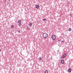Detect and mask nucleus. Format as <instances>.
I'll use <instances>...</instances> for the list:
<instances>
[{
    "label": "nucleus",
    "mask_w": 73,
    "mask_h": 73,
    "mask_svg": "<svg viewBox=\"0 0 73 73\" xmlns=\"http://www.w3.org/2000/svg\"><path fill=\"white\" fill-rule=\"evenodd\" d=\"M43 36L44 38H47V37L48 36V35L46 33H44L43 35Z\"/></svg>",
    "instance_id": "obj_1"
},
{
    "label": "nucleus",
    "mask_w": 73,
    "mask_h": 73,
    "mask_svg": "<svg viewBox=\"0 0 73 73\" xmlns=\"http://www.w3.org/2000/svg\"><path fill=\"white\" fill-rule=\"evenodd\" d=\"M52 38L53 40H55L56 38V37L54 35H52Z\"/></svg>",
    "instance_id": "obj_2"
},
{
    "label": "nucleus",
    "mask_w": 73,
    "mask_h": 73,
    "mask_svg": "<svg viewBox=\"0 0 73 73\" xmlns=\"http://www.w3.org/2000/svg\"><path fill=\"white\" fill-rule=\"evenodd\" d=\"M66 57V54H64L62 56V58H65Z\"/></svg>",
    "instance_id": "obj_3"
},
{
    "label": "nucleus",
    "mask_w": 73,
    "mask_h": 73,
    "mask_svg": "<svg viewBox=\"0 0 73 73\" xmlns=\"http://www.w3.org/2000/svg\"><path fill=\"white\" fill-rule=\"evenodd\" d=\"M61 61V63L62 64H64V60H62Z\"/></svg>",
    "instance_id": "obj_4"
},
{
    "label": "nucleus",
    "mask_w": 73,
    "mask_h": 73,
    "mask_svg": "<svg viewBox=\"0 0 73 73\" xmlns=\"http://www.w3.org/2000/svg\"><path fill=\"white\" fill-rule=\"evenodd\" d=\"M71 71H72V69H71V68H69L68 70V72L70 73V72H71Z\"/></svg>",
    "instance_id": "obj_5"
},
{
    "label": "nucleus",
    "mask_w": 73,
    "mask_h": 73,
    "mask_svg": "<svg viewBox=\"0 0 73 73\" xmlns=\"http://www.w3.org/2000/svg\"><path fill=\"white\" fill-rule=\"evenodd\" d=\"M36 8H37V9H38V8H39V6L38 5H36Z\"/></svg>",
    "instance_id": "obj_6"
},
{
    "label": "nucleus",
    "mask_w": 73,
    "mask_h": 73,
    "mask_svg": "<svg viewBox=\"0 0 73 73\" xmlns=\"http://www.w3.org/2000/svg\"><path fill=\"white\" fill-rule=\"evenodd\" d=\"M21 23V20H19L18 21V23Z\"/></svg>",
    "instance_id": "obj_7"
},
{
    "label": "nucleus",
    "mask_w": 73,
    "mask_h": 73,
    "mask_svg": "<svg viewBox=\"0 0 73 73\" xmlns=\"http://www.w3.org/2000/svg\"><path fill=\"white\" fill-rule=\"evenodd\" d=\"M19 23L18 25L19 26H21V23Z\"/></svg>",
    "instance_id": "obj_8"
},
{
    "label": "nucleus",
    "mask_w": 73,
    "mask_h": 73,
    "mask_svg": "<svg viewBox=\"0 0 73 73\" xmlns=\"http://www.w3.org/2000/svg\"><path fill=\"white\" fill-rule=\"evenodd\" d=\"M44 73H48V71L47 70H46L45 72Z\"/></svg>",
    "instance_id": "obj_9"
},
{
    "label": "nucleus",
    "mask_w": 73,
    "mask_h": 73,
    "mask_svg": "<svg viewBox=\"0 0 73 73\" xmlns=\"http://www.w3.org/2000/svg\"><path fill=\"white\" fill-rule=\"evenodd\" d=\"M29 25L30 26H32V23H30Z\"/></svg>",
    "instance_id": "obj_10"
},
{
    "label": "nucleus",
    "mask_w": 73,
    "mask_h": 73,
    "mask_svg": "<svg viewBox=\"0 0 73 73\" xmlns=\"http://www.w3.org/2000/svg\"><path fill=\"white\" fill-rule=\"evenodd\" d=\"M72 31V29H71L70 28H69L68 29V31H69L70 32Z\"/></svg>",
    "instance_id": "obj_11"
},
{
    "label": "nucleus",
    "mask_w": 73,
    "mask_h": 73,
    "mask_svg": "<svg viewBox=\"0 0 73 73\" xmlns=\"http://www.w3.org/2000/svg\"><path fill=\"white\" fill-rule=\"evenodd\" d=\"M12 28H14V26L13 25H12L11 26Z\"/></svg>",
    "instance_id": "obj_12"
},
{
    "label": "nucleus",
    "mask_w": 73,
    "mask_h": 73,
    "mask_svg": "<svg viewBox=\"0 0 73 73\" xmlns=\"http://www.w3.org/2000/svg\"><path fill=\"white\" fill-rule=\"evenodd\" d=\"M42 59V58H41V57H40V58H39L40 60H41Z\"/></svg>",
    "instance_id": "obj_13"
},
{
    "label": "nucleus",
    "mask_w": 73,
    "mask_h": 73,
    "mask_svg": "<svg viewBox=\"0 0 73 73\" xmlns=\"http://www.w3.org/2000/svg\"><path fill=\"white\" fill-rule=\"evenodd\" d=\"M43 21H45L46 20V19H43Z\"/></svg>",
    "instance_id": "obj_14"
},
{
    "label": "nucleus",
    "mask_w": 73,
    "mask_h": 73,
    "mask_svg": "<svg viewBox=\"0 0 73 73\" xmlns=\"http://www.w3.org/2000/svg\"><path fill=\"white\" fill-rule=\"evenodd\" d=\"M27 29H28V30H29V27H27Z\"/></svg>",
    "instance_id": "obj_15"
},
{
    "label": "nucleus",
    "mask_w": 73,
    "mask_h": 73,
    "mask_svg": "<svg viewBox=\"0 0 73 73\" xmlns=\"http://www.w3.org/2000/svg\"><path fill=\"white\" fill-rule=\"evenodd\" d=\"M18 33H20V30H19L18 31Z\"/></svg>",
    "instance_id": "obj_16"
},
{
    "label": "nucleus",
    "mask_w": 73,
    "mask_h": 73,
    "mask_svg": "<svg viewBox=\"0 0 73 73\" xmlns=\"http://www.w3.org/2000/svg\"><path fill=\"white\" fill-rule=\"evenodd\" d=\"M58 41L59 42L60 41V39H58Z\"/></svg>",
    "instance_id": "obj_17"
},
{
    "label": "nucleus",
    "mask_w": 73,
    "mask_h": 73,
    "mask_svg": "<svg viewBox=\"0 0 73 73\" xmlns=\"http://www.w3.org/2000/svg\"><path fill=\"white\" fill-rule=\"evenodd\" d=\"M64 42V40H62V42Z\"/></svg>",
    "instance_id": "obj_18"
},
{
    "label": "nucleus",
    "mask_w": 73,
    "mask_h": 73,
    "mask_svg": "<svg viewBox=\"0 0 73 73\" xmlns=\"http://www.w3.org/2000/svg\"><path fill=\"white\" fill-rule=\"evenodd\" d=\"M70 16H72V14H70Z\"/></svg>",
    "instance_id": "obj_19"
},
{
    "label": "nucleus",
    "mask_w": 73,
    "mask_h": 73,
    "mask_svg": "<svg viewBox=\"0 0 73 73\" xmlns=\"http://www.w3.org/2000/svg\"><path fill=\"white\" fill-rule=\"evenodd\" d=\"M1 52V50H0V52Z\"/></svg>",
    "instance_id": "obj_20"
}]
</instances>
